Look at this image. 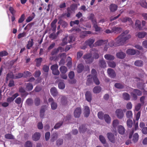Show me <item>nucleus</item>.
I'll return each instance as SVG.
<instances>
[{
	"instance_id": "f257e3e1",
	"label": "nucleus",
	"mask_w": 147,
	"mask_h": 147,
	"mask_svg": "<svg viewBox=\"0 0 147 147\" xmlns=\"http://www.w3.org/2000/svg\"><path fill=\"white\" fill-rule=\"evenodd\" d=\"M129 31L126 30L117 37L115 40V42L113 40H111L109 43V45L111 47L113 46H117L122 45L126 40L130 38L131 35L127 34L129 33Z\"/></svg>"
},
{
	"instance_id": "f03ea898",
	"label": "nucleus",
	"mask_w": 147,
	"mask_h": 147,
	"mask_svg": "<svg viewBox=\"0 0 147 147\" xmlns=\"http://www.w3.org/2000/svg\"><path fill=\"white\" fill-rule=\"evenodd\" d=\"M134 83L136 84L138 88L141 90L144 89L145 86V83L143 80L140 79L138 78H134Z\"/></svg>"
},
{
	"instance_id": "7ed1b4c3",
	"label": "nucleus",
	"mask_w": 147,
	"mask_h": 147,
	"mask_svg": "<svg viewBox=\"0 0 147 147\" xmlns=\"http://www.w3.org/2000/svg\"><path fill=\"white\" fill-rule=\"evenodd\" d=\"M92 54L91 53H87L84 56L83 58L86 63L90 64L93 62V58L92 57Z\"/></svg>"
},
{
	"instance_id": "20e7f679",
	"label": "nucleus",
	"mask_w": 147,
	"mask_h": 147,
	"mask_svg": "<svg viewBox=\"0 0 147 147\" xmlns=\"http://www.w3.org/2000/svg\"><path fill=\"white\" fill-rule=\"evenodd\" d=\"M126 53L128 55H131L136 54V55L138 56L140 54V52L139 51L132 49H127Z\"/></svg>"
},
{
	"instance_id": "39448f33",
	"label": "nucleus",
	"mask_w": 147,
	"mask_h": 147,
	"mask_svg": "<svg viewBox=\"0 0 147 147\" xmlns=\"http://www.w3.org/2000/svg\"><path fill=\"white\" fill-rule=\"evenodd\" d=\"M115 114L117 117L119 119H122L124 116L123 111L121 109H117L116 110Z\"/></svg>"
},
{
	"instance_id": "423d86ee",
	"label": "nucleus",
	"mask_w": 147,
	"mask_h": 147,
	"mask_svg": "<svg viewBox=\"0 0 147 147\" xmlns=\"http://www.w3.org/2000/svg\"><path fill=\"white\" fill-rule=\"evenodd\" d=\"M49 102H51V108L53 110H55L57 108V103L54 101L53 98H49L48 100Z\"/></svg>"
},
{
	"instance_id": "0eeeda50",
	"label": "nucleus",
	"mask_w": 147,
	"mask_h": 147,
	"mask_svg": "<svg viewBox=\"0 0 147 147\" xmlns=\"http://www.w3.org/2000/svg\"><path fill=\"white\" fill-rule=\"evenodd\" d=\"M95 41L94 38H90L85 41V44L89 46L90 48H92L94 45H94H93V44Z\"/></svg>"
},
{
	"instance_id": "6e6552de",
	"label": "nucleus",
	"mask_w": 147,
	"mask_h": 147,
	"mask_svg": "<svg viewBox=\"0 0 147 147\" xmlns=\"http://www.w3.org/2000/svg\"><path fill=\"white\" fill-rule=\"evenodd\" d=\"M82 110L80 107L77 108L74 112V116L75 117H79L81 113Z\"/></svg>"
},
{
	"instance_id": "1a4fd4ad",
	"label": "nucleus",
	"mask_w": 147,
	"mask_h": 147,
	"mask_svg": "<svg viewBox=\"0 0 147 147\" xmlns=\"http://www.w3.org/2000/svg\"><path fill=\"white\" fill-rule=\"evenodd\" d=\"M68 76L71 79V80L70 81V82L71 83L74 84L76 82V80L75 79H73L74 76V73L73 71H70L68 74Z\"/></svg>"
},
{
	"instance_id": "9d476101",
	"label": "nucleus",
	"mask_w": 147,
	"mask_h": 147,
	"mask_svg": "<svg viewBox=\"0 0 147 147\" xmlns=\"http://www.w3.org/2000/svg\"><path fill=\"white\" fill-rule=\"evenodd\" d=\"M107 73L109 76L111 78H114L116 76V74L114 71L112 69L109 68L107 70Z\"/></svg>"
},
{
	"instance_id": "9b49d317",
	"label": "nucleus",
	"mask_w": 147,
	"mask_h": 147,
	"mask_svg": "<svg viewBox=\"0 0 147 147\" xmlns=\"http://www.w3.org/2000/svg\"><path fill=\"white\" fill-rule=\"evenodd\" d=\"M120 20L123 23H125L128 21L129 23V24L131 25L133 24V22L131 19L129 17H125L122 18H120Z\"/></svg>"
},
{
	"instance_id": "f8f14e48",
	"label": "nucleus",
	"mask_w": 147,
	"mask_h": 147,
	"mask_svg": "<svg viewBox=\"0 0 147 147\" xmlns=\"http://www.w3.org/2000/svg\"><path fill=\"white\" fill-rule=\"evenodd\" d=\"M107 136L108 139L111 142L113 143L115 142V138L113 134L108 133L107 134Z\"/></svg>"
},
{
	"instance_id": "ddd939ff",
	"label": "nucleus",
	"mask_w": 147,
	"mask_h": 147,
	"mask_svg": "<svg viewBox=\"0 0 147 147\" xmlns=\"http://www.w3.org/2000/svg\"><path fill=\"white\" fill-rule=\"evenodd\" d=\"M91 53H92V51L94 52L93 54V57L95 59H97L99 57V55L98 54V50L95 49H92L90 51Z\"/></svg>"
},
{
	"instance_id": "4468645a",
	"label": "nucleus",
	"mask_w": 147,
	"mask_h": 147,
	"mask_svg": "<svg viewBox=\"0 0 147 147\" xmlns=\"http://www.w3.org/2000/svg\"><path fill=\"white\" fill-rule=\"evenodd\" d=\"M107 42V40H99L94 43V45L95 46L102 45Z\"/></svg>"
},
{
	"instance_id": "2eb2a0df",
	"label": "nucleus",
	"mask_w": 147,
	"mask_h": 147,
	"mask_svg": "<svg viewBox=\"0 0 147 147\" xmlns=\"http://www.w3.org/2000/svg\"><path fill=\"white\" fill-rule=\"evenodd\" d=\"M50 92L51 94L53 97L56 96L57 95L58 92L57 89L55 87L52 88L50 90Z\"/></svg>"
},
{
	"instance_id": "dca6fc26",
	"label": "nucleus",
	"mask_w": 147,
	"mask_h": 147,
	"mask_svg": "<svg viewBox=\"0 0 147 147\" xmlns=\"http://www.w3.org/2000/svg\"><path fill=\"white\" fill-rule=\"evenodd\" d=\"M85 96L87 100L89 102L91 101L92 100V95L89 91H87L86 92Z\"/></svg>"
},
{
	"instance_id": "f3484780",
	"label": "nucleus",
	"mask_w": 147,
	"mask_h": 147,
	"mask_svg": "<svg viewBox=\"0 0 147 147\" xmlns=\"http://www.w3.org/2000/svg\"><path fill=\"white\" fill-rule=\"evenodd\" d=\"M90 113L89 107L87 106H85L84 108V115L85 117H88Z\"/></svg>"
},
{
	"instance_id": "a211bd4d",
	"label": "nucleus",
	"mask_w": 147,
	"mask_h": 147,
	"mask_svg": "<svg viewBox=\"0 0 147 147\" xmlns=\"http://www.w3.org/2000/svg\"><path fill=\"white\" fill-rule=\"evenodd\" d=\"M40 134L38 132H36L32 136V139L35 141H37L40 139Z\"/></svg>"
},
{
	"instance_id": "6ab92c4d",
	"label": "nucleus",
	"mask_w": 147,
	"mask_h": 147,
	"mask_svg": "<svg viewBox=\"0 0 147 147\" xmlns=\"http://www.w3.org/2000/svg\"><path fill=\"white\" fill-rule=\"evenodd\" d=\"M112 31L115 33L120 32L122 30V28L119 27L115 26L112 28Z\"/></svg>"
},
{
	"instance_id": "aec40b11",
	"label": "nucleus",
	"mask_w": 147,
	"mask_h": 147,
	"mask_svg": "<svg viewBox=\"0 0 147 147\" xmlns=\"http://www.w3.org/2000/svg\"><path fill=\"white\" fill-rule=\"evenodd\" d=\"M32 84L30 83L26 84V89L28 91H30L32 90L33 88Z\"/></svg>"
},
{
	"instance_id": "412c9836",
	"label": "nucleus",
	"mask_w": 147,
	"mask_h": 147,
	"mask_svg": "<svg viewBox=\"0 0 147 147\" xmlns=\"http://www.w3.org/2000/svg\"><path fill=\"white\" fill-rule=\"evenodd\" d=\"M147 34L146 32H138L136 34V36L138 37L139 38H144Z\"/></svg>"
},
{
	"instance_id": "4be33fe9",
	"label": "nucleus",
	"mask_w": 147,
	"mask_h": 147,
	"mask_svg": "<svg viewBox=\"0 0 147 147\" xmlns=\"http://www.w3.org/2000/svg\"><path fill=\"white\" fill-rule=\"evenodd\" d=\"M117 6L115 4H111L109 7V9L111 11L114 12L117 9Z\"/></svg>"
},
{
	"instance_id": "5701e85b",
	"label": "nucleus",
	"mask_w": 147,
	"mask_h": 147,
	"mask_svg": "<svg viewBox=\"0 0 147 147\" xmlns=\"http://www.w3.org/2000/svg\"><path fill=\"white\" fill-rule=\"evenodd\" d=\"M118 130L119 133L121 134H123L125 132V129L124 127L121 125L118 126Z\"/></svg>"
},
{
	"instance_id": "b1692460",
	"label": "nucleus",
	"mask_w": 147,
	"mask_h": 147,
	"mask_svg": "<svg viewBox=\"0 0 147 147\" xmlns=\"http://www.w3.org/2000/svg\"><path fill=\"white\" fill-rule=\"evenodd\" d=\"M116 56L119 58L123 59L125 57L126 55L125 53L121 52L117 53Z\"/></svg>"
},
{
	"instance_id": "393cba45",
	"label": "nucleus",
	"mask_w": 147,
	"mask_h": 147,
	"mask_svg": "<svg viewBox=\"0 0 147 147\" xmlns=\"http://www.w3.org/2000/svg\"><path fill=\"white\" fill-rule=\"evenodd\" d=\"M84 68V66L81 63L80 64L78 65L77 69V71L78 73L81 72Z\"/></svg>"
},
{
	"instance_id": "a878e982",
	"label": "nucleus",
	"mask_w": 147,
	"mask_h": 147,
	"mask_svg": "<svg viewBox=\"0 0 147 147\" xmlns=\"http://www.w3.org/2000/svg\"><path fill=\"white\" fill-rule=\"evenodd\" d=\"M103 119H104L105 122L108 123H111V118L109 115L107 114H105L104 115Z\"/></svg>"
},
{
	"instance_id": "bb28decb",
	"label": "nucleus",
	"mask_w": 147,
	"mask_h": 147,
	"mask_svg": "<svg viewBox=\"0 0 147 147\" xmlns=\"http://www.w3.org/2000/svg\"><path fill=\"white\" fill-rule=\"evenodd\" d=\"M134 65L137 66L141 67L143 65V62L141 60H136L134 63Z\"/></svg>"
},
{
	"instance_id": "cd10ccee",
	"label": "nucleus",
	"mask_w": 147,
	"mask_h": 147,
	"mask_svg": "<svg viewBox=\"0 0 147 147\" xmlns=\"http://www.w3.org/2000/svg\"><path fill=\"white\" fill-rule=\"evenodd\" d=\"M104 57L106 60H113L115 59L113 56L110 54H106L105 55Z\"/></svg>"
},
{
	"instance_id": "c85d7f7f",
	"label": "nucleus",
	"mask_w": 147,
	"mask_h": 147,
	"mask_svg": "<svg viewBox=\"0 0 147 147\" xmlns=\"http://www.w3.org/2000/svg\"><path fill=\"white\" fill-rule=\"evenodd\" d=\"M35 16L34 13H32L31 16L28 17L27 18L26 20V22L27 23L30 22L35 18Z\"/></svg>"
},
{
	"instance_id": "c756f323",
	"label": "nucleus",
	"mask_w": 147,
	"mask_h": 147,
	"mask_svg": "<svg viewBox=\"0 0 147 147\" xmlns=\"http://www.w3.org/2000/svg\"><path fill=\"white\" fill-rule=\"evenodd\" d=\"M26 103L28 106H32L33 104V100L32 98H29L26 99Z\"/></svg>"
},
{
	"instance_id": "7c9ffc66",
	"label": "nucleus",
	"mask_w": 147,
	"mask_h": 147,
	"mask_svg": "<svg viewBox=\"0 0 147 147\" xmlns=\"http://www.w3.org/2000/svg\"><path fill=\"white\" fill-rule=\"evenodd\" d=\"M57 22V20L55 19L51 23V26L52 28H53V31H55L56 30V26L55 24Z\"/></svg>"
},
{
	"instance_id": "2f4dec72",
	"label": "nucleus",
	"mask_w": 147,
	"mask_h": 147,
	"mask_svg": "<svg viewBox=\"0 0 147 147\" xmlns=\"http://www.w3.org/2000/svg\"><path fill=\"white\" fill-rule=\"evenodd\" d=\"M33 39L31 38L30 40H29L28 43L27 44L26 47L28 49H30L31 47H32L33 45Z\"/></svg>"
},
{
	"instance_id": "473e14b6",
	"label": "nucleus",
	"mask_w": 147,
	"mask_h": 147,
	"mask_svg": "<svg viewBox=\"0 0 147 147\" xmlns=\"http://www.w3.org/2000/svg\"><path fill=\"white\" fill-rule=\"evenodd\" d=\"M101 87L97 86L95 87L93 89V91L95 93H99L101 91Z\"/></svg>"
},
{
	"instance_id": "72a5a7b5",
	"label": "nucleus",
	"mask_w": 147,
	"mask_h": 147,
	"mask_svg": "<svg viewBox=\"0 0 147 147\" xmlns=\"http://www.w3.org/2000/svg\"><path fill=\"white\" fill-rule=\"evenodd\" d=\"M99 65L100 67L102 68H105L106 67V63L103 59L100 60Z\"/></svg>"
},
{
	"instance_id": "f704fd0d",
	"label": "nucleus",
	"mask_w": 147,
	"mask_h": 147,
	"mask_svg": "<svg viewBox=\"0 0 147 147\" xmlns=\"http://www.w3.org/2000/svg\"><path fill=\"white\" fill-rule=\"evenodd\" d=\"M42 61V58L40 57L38 58H36L35 60V61L36 62V66L37 67H39L41 65V63Z\"/></svg>"
},
{
	"instance_id": "c9c22d12",
	"label": "nucleus",
	"mask_w": 147,
	"mask_h": 147,
	"mask_svg": "<svg viewBox=\"0 0 147 147\" xmlns=\"http://www.w3.org/2000/svg\"><path fill=\"white\" fill-rule=\"evenodd\" d=\"M135 25L138 29L140 30H142V28L141 25V22L139 20H136L135 23Z\"/></svg>"
},
{
	"instance_id": "e433bc0d",
	"label": "nucleus",
	"mask_w": 147,
	"mask_h": 147,
	"mask_svg": "<svg viewBox=\"0 0 147 147\" xmlns=\"http://www.w3.org/2000/svg\"><path fill=\"white\" fill-rule=\"evenodd\" d=\"M87 80L86 84L89 85L92 82L93 77L91 75H89L87 76Z\"/></svg>"
},
{
	"instance_id": "4c0bfd02",
	"label": "nucleus",
	"mask_w": 147,
	"mask_h": 147,
	"mask_svg": "<svg viewBox=\"0 0 147 147\" xmlns=\"http://www.w3.org/2000/svg\"><path fill=\"white\" fill-rule=\"evenodd\" d=\"M59 69L62 74H65L67 71V68L64 66H61L60 67Z\"/></svg>"
},
{
	"instance_id": "58836bf2",
	"label": "nucleus",
	"mask_w": 147,
	"mask_h": 147,
	"mask_svg": "<svg viewBox=\"0 0 147 147\" xmlns=\"http://www.w3.org/2000/svg\"><path fill=\"white\" fill-rule=\"evenodd\" d=\"M40 103V100L39 97H36L34 100V103L36 106H39Z\"/></svg>"
},
{
	"instance_id": "ea45409f",
	"label": "nucleus",
	"mask_w": 147,
	"mask_h": 147,
	"mask_svg": "<svg viewBox=\"0 0 147 147\" xmlns=\"http://www.w3.org/2000/svg\"><path fill=\"white\" fill-rule=\"evenodd\" d=\"M86 130V128L85 125H83L81 126L79 128V130L80 133H84Z\"/></svg>"
},
{
	"instance_id": "a19ab883",
	"label": "nucleus",
	"mask_w": 147,
	"mask_h": 147,
	"mask_svg": "<svg viewBox=\"0 0 147 147\" xmlns=\"http://www.w3.org/2000/svg\"><path fill=\"white\" fill-rule=\"evenodd\" d=\"M57 134L56 132L53 133L51 139V140L52 142H54L55 139L57 138Z\"/></svg>"
},
{
	"instance_id": "79ce46f5",
	"label": "nucleus",
	"mask_w": 147,
	"mask_h": 147,
	"mask_svg": "<svg viewBox=\"0 0 147 147\" xmlns=\"http://www.w3.org/2000/svg\"><path fill=\"white\" fill-rule=\"evenodd\" d=\"M123 96L124 99L125 100H128L130 99V95L127 93L125 92L123 93Z\"/></svg>"
},
{
	"instance_id": "37998d69",
	"label": "nucleus",
	"mask_w": 147,
	"mask_h": 147,
	"mask_svg": "<svg viewBox=\"0 0 147 147\" xmlns=\"http://www.w3.org/2000/svg\"><path fill=\"white\" fill-rule=\"evenodd\" d=\"M138 135L137 133H135L133 136V141L134 143L136 142L138 139Z\"/></svg>"
},
{
	"instance_id": "c03bdc74",
	"label": "nucleus",
	"mask_w": 147,
	"mask_h": 147,
	"mask_svg": "<svg viewBox=\"0 0 147 147\" xmlns=\"http://www.w3.org/2000/svg\"><path fill=\"white\" fill-rule=\"evenodd\" d=\"M94 14H91L89 17V19L91 20L93 23H96V19L94 18Z\"/></svg>"
},
{
	"instance_id": "a18cd8bd",
	"label": "nucleus",
	"mask_w": 147,
	"mask_h": 147,
	"mask_svg": "<svg viewBox=\"0 0 147 147\" xmlns=\"http://www.w3.org/2000/svg\"><path fill=\"white\" fill-rule=\"evenodd\" d=\"M140 4L142 7L147 9V3L144 0L141 1Z\"/></svg>"
},
{
	"instance_id": "49530a36",
	"label": "nucleus",
	"mask_w": 147,
	"mask_h": 147,
	"mask_svg": "<svg viewBox=\"0 0 147 147\" xmlns=\"http://www.w3.org/2000/svg\"><path fill=\"white\" fill-rule=\"evenodd\" d=\"M68 36H66L62 40V42L61 44V45L62 46H64L65 45H66L67 43V39Z\"/></svg>"
},
{
	"instance_id": "de8ad7c7",
	"label": "nucleus",
	"mask_w": 147,
	"mask_h": 147,
	"mask_svg": "<svg viewBox=\"0 0 147 147\" xmlns=\"http://www.w3.org/2000/svg\"><path fill=\"white\" fill-rule=\"evenodd\" d=\"M133 92L137 96H140L142 94V92L138 89H134Z\"/></svg>"
},
{
	"instance_id": "09e8293b",
	"label": "nucleus",
	"mask_w": 147,
	"mask_h": 147,
	"mask_svg": "<svg viewBox=\"0 0 147 147\" xmlns=\"http://www.w3.org/2000/svg\"><path fill=\"white\" fill-rule=\"evenodd\" d=\"M127 124L128 127L129 128L131 127L133 125L132 120L129 119H128L127 121Z\"/></svg>"
},
{
	"instance_id": "8fccbe9b",
	"label": "nucleus",
	"mask_w": 147,
	"mask_h": 147,
	"mask_svg": "<svg viewBox=\"0 0 147 147\" xmlns=\"http://www.w3.org/2000/svg\"><path fill=\"white\" fill-rule=\"evenodd\" d=\"M132 113L131 111H127L126 113V116L128 118H131L132 117Z\"/></svg>"
},
{
	"instance_id": "3c124183",
	"label": "nucleus",
	"mask_w": 147,
	"mask_h": 147,
	"mask_svg": "<svg viewBox=\"0 0 147 147\" xmlns=\"http://www.w3.org/2000/svg\"><path fill=\"white\" fill-rule=\"evenodd\" d=\"M115 86L118 88H122L124 87L123 85L120 83H116L115 84Z\"/></svg>"
},
{
	"instance_id": "603ef678",
	"label": "nucleus",
	"mask_w": 147,
	"mask_h": 147,
	"mask_svg": "<svg viewBox=\"0 0 147 147\" xmlns=\"http://www.w3.org/2000/svg\"><path fill=\"white\" fill-rule=\"evenodd\" d=\"M99 138L100 141L103 144H105L106 143V140L104 137L102 135H100Z\"/></svg>"
},
{
	"instance_id": "864d4df0",
	"label": "nucleus",
	"mask_w": 147,
	"mask_h": 147,
	"mask_svg": "<svg viewBox=\"0 0 147 147\" xmlns=\"http://www.w3.org/2000/svg\"><path fill=\"white\" fill-rule=\"evenodd\" d=\"M119 124V121L118 120H114L113 122V127L115 129Z\"/></svg>"
},
{
	"instance_id": "5fc2aeb1",
	"label": "nucleus",
	"mask_w": 147,
	"mask_h": 147,
	"mask_svg": "<svg viewBox=\"0 0 147 147\" xmlns=\"http://www.w3.org/2000/svg\"><path fill=\"white\" fill-rule=\"evenodd\" d=\"M25 15L24 14H22L18 21L19 23H22L25 20Z\"/></svg>"
},
{
	"instance_id": "6e6d98bb",
	"label": "nucleus",
	"mask_w": 147,
	"mask_h": 147,
	"mask_svg": "<svg viewBox=\"0 0 147 147\" xmlns=\"http://www.w3.org/2000/svg\"><path fill=\"white\" fill-rule=\"evenodd\" d=\"M45 109L42 107L40 111V116L41 118H43L44 116Z\"/></svg>"
},
{
	"instance_id": "4d7b16f0",
	"label": "nucleus",
	"mask_w": 147,
	"mask_h": 147,
	"mask_svg": "<svg viewBox=\"0 0 147 147\" xmlns=\"http://www.w3.org/2000/svg\"><path fill=\"white\" fill-rule=\"evenodd\" d=\"M5 137L6 139H11L14 138V136L11 134H9L5 135Z\"/></svg>"
},
{
	"instance_id": "13d9d810",
	"label": "nucleus",
	"mask_w": 147,
	"mask_h": 147,
	"mask_svg": "<svg viewBox=\"0 0 147 147\" xmlns=\"http://www.w3.org/2000/svg\"><path fill=\"white\" fill-rule=\"evenodd\" d=\"M63 122L61 121L58 122L55 125L54 127V128L55 129H56L59 128L61 126Z\"/></svg>"
},
{
	"instance_id": "bf43d9fd",
	"label": "nucleus",
	"mask_w": 147,
	"mask_h": 147,
	"mask_svg": "<svg viewBox=\"0 0 147 147\" xmlns=\"http://www.w3.org/2000/svg\"><path fill=\"white\" fill-rule=\"evenodd\" d=\"M109 66L112 68H114L116 66L115 63L113 62H109L108 63Z\"/></svg>"
},
{
	"instance_id": "052dcab7",
	"label": "nucleus",
	"mask_w": 147,
	"mask_h": 147,
	"mask_svg": "<svg viewBox=\"0 0 147 147\" xmlns=\"http://www.w3.org/2000/svg\"><path fill=\"white\" fill-rule=\"evenodd\" d=\"M63 140L62 139H59L56 141V145L59 146L61 145L63 143Z\"/></svg>"
},
{
	"instance_id": "680f3d73",
	"label": "nucleus",
	"mask_w": 147,
	"mask_h": 147,
	"mask_svg": "<svg viewBox=\"0 0 147 147\" xmlns=\"http://www.w3.org/2000/svg\"><path fill=\"white\" fill-rule=\"evenodd\" d=\"M8 53L6 51H3L0 52V57H3L7 56Z\"/></svg>"
},
{
	"instance_id": "e2e57ef3",
	"label": "nucleus",
	"mask_w": 147,
	"mask_h": 147,
	"mask_svg": "<svg viewBox=\"0 0 147 147\" xmlns=\"http://www.w3.org/2000/svg\"><path fill=\"white\" fill-rule=\"evenodd\" d=\"M104 114L102 112H99L98 114V118L100 119H103Z\"/></svg>"
},
{
	"instance_id": "0e129e2a",
	"label": "nucleus",
	"mask_w": 147,
	"mask_h": 147,
	"mask_svg": "<svg viewBox=\"0 0 147 147\" xmlns=\"http://www.w3.org/2000/svg\"><path fill=\"white\" fill-rule=\"evenodd\" d=\"M57 36V34L54 33H53L50 34L49 38H52L53 39H54L56 38Z\"/></svg>"
},
{
	"instance_id": "69168bd1",
	"label": "nucleus",
	"mask_w": 147,
	"mask_h": 147,
	"mask_svg": "<svg viewBox=\"0 0 147 147\" xmlns=\"http://www.w3.org/2000/svg\"><path fill=\"white\" fill-rule=\"evenodd\" d=\"M93 79L94 83L97 84L99 85L100 84V82L99 80L97 78V76L93 77Z\"/></svg>"
},
{
	"instance_id": "338daca9",
	"label": "nucleus",
	"mask_w": 147,
	"mask_h": 147,
	"mask_svg": "<svg viewBox=\"0 0 147 147\" xmlns=\"http://www.w3.org/2000/svg\"><path fill=\"white\" fill-rule=\"evenodd\" d=\"M58 87L60 89H63L65 87V85L63 82H60L58 84Z\"/></svg>"
},
{
	"instance_id": "774afa93",
	"label": "nucleus",
	"mask_w": 147,
	"mask_h": 147,
	"mask_svg": "<svg viewBox=\"0 0 147 147\" xmlns=\"http://www.w3.org/2000/svg\"><path fill=\"white\" fill-rule=\"evenodd\" d=\"M25 147H32V143L30 141H27L25 144Z\"/></svg>"
}]
</instances>
